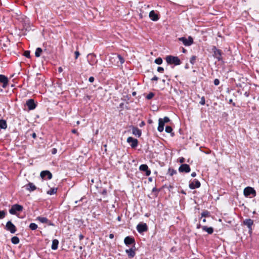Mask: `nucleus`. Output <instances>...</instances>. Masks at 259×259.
<instances>
[{"label":"nucleus","instance_id":"nucleus-37","mask_svg":"<svg viewBox=\"0 0 259 259\" xmlns=\"http://www.w3.org/2000/svg\"><path fill=\"white\" fill-rule=\"evenodd\" d=\"M169 119L167 117H164L163 118H162V121L165 124V123L168 122L169 121Z\"/></svg>","mask_w":259,"mask_h":259},{"label":"nucleus","instance_id":"nucleus-4","mask_svg":"<svg viewBox=\"0 0 259 259\" xmlns=\"http://www.w3.org/2000/svg\"><path fill=\"white\" fill-rule=\"evenodd\" d=\"M253 221L250 219H247L243 220L242 224L247 226L248 229L249 233L251 234L252 232V226L253 225Z\"/></svg>","mask_w":259,"mask_h":259},{"label":"nucleus","instance_id":"nucleus-23","mask_svg":"<svg viewBox=\"0 0 259 259\" xmlns=\"http://www.w3.org/2000/svg\"><path fill=\"white\" fill-rule=\"evenodd\" d=\"M117 58H118V59L121 64H122L124 62V59L120 55L113 54V57H111V59H116Z\"/></svg>","mask_w":259,"mask_h":259},{"label":"nucleus","instance_id":"nucleus-33","mask_svg":"<svg viewBox=\"0 0 259 259\" xmlns=\"http://www.w3.org/2000/svg\"><path fill=\"white\" fill-rule=\"evenodd\" d=\"M6 214V212L4 210H0V219H4Z\"/></svg>","mask_w":259,"mask_h":259},{"label":"nucleus","instance_id":"nucleus-10","mask_svg":"<svg viewBox=\"0 0 259 259\" xmlns=\"http://www.w3.org/2000/svg\"><path fill=\"white\" fill-rule=\"evenodd\" d=\"M200 185V182L197 179H194L192 182H190L189 186L191 189H195L199 188Z\"/></svg>","mask_w":259,"mask_h":259},{"label":"nucleus","instance_id":"nucleus-24","mask_svg":"<svg viewBox=\"0 0 259 259\" xmlns=\"http://www.w3.org/2000/svg\"><path fill=\"white\" fill-rule=\"evenodd\" d=\"M59 241L57 239H54L52 241L51 248L53 250H56L58 248Z\"/></svg>","mask_w":259,"mask_h":259},{"label":"nucleus","instance_id":"nucleus-30","mask_svg":"<svg viewBox=\"0 0 259 259\" xmlns=\"http://www.w3.org/2000/svg\"><path fill=\"white\" fill-rule=\"evenodd\" d=\"M37 225L33 223H31L29 225V228L32 230H35L37 228Z\"/></svg>","mask_w":259,"mask_h":259},{"label":"nucleus","instance_id":"nucleus-49","mask_svg":"<svg viewBox=\"0 0 259 259\" xmlns=\"http://www.w3.org/2000/svg\"><path fill=\"white\" fill-rule=\"evenodd\" d=\"M109 236L110 239H113L114 236L113 234H110Z\"/></svg>","mask_w":259,"mask_h":259},{"label":"nucleus","instance_id":"nucleus-27","mask_svg":"<svg viewBox=\"0 0 259 259\" xmlns=\"http://www.w3.org/2000/svg\"><path fill=\"white\" fill-rule=\"evenodd\" d=\"M42 52V50L40 48H37L35 52V56L36 57H39L40 56L41 53Z\"/></svg>","mask_w":259,"mask_h":259},{"label":"nucleus","instance_id":"nucleus-32","mask_svg":"<svg viewBox=\"0 0 259 259\" xmlns=\"http://www.w3.org/2000/svg\"><path fill=\"white\" fill-rule=\"evenodd\" d=\"M155 63L157 64L160 65L162 63V59L159 57L155 60Z\"/></svg>","mask_w":259,"mask_h":259},{"label":"nucleus","instance_id":"nucleus-2","mask_svg":"<svg viewBox=\"0 0 259 259\" xmlns=\"http://www.w3.org/2000/svg\"><path fill=\"white\" fill-rule=\"evenodd\" d=\"M243 194L246 197L252 198L256 196V191L251 187H247L243 190Z\"/></svg>","mask_w":259,"mask_h":259},{"label":"nucleus","instance_id":"nucleus-19","mask_svg":"<svg viewBox=\"0 0 259 259\" xmlns=\"http://www.w3.org/2000/svg\"><path fill=\"white\" fill-rule=\"evenodd\" d=\"M132 133L133 135L140 137L141 136V131L138 127H133L132 128Z\"/></svg>","mask_w":259,"mask_h":259},{"label":"nucleus","instance_id":"nucleus-21","mask_svg":"<svg viewBox=\"0 0 259 259\" xmlns=\"http://www.w3.org/2000/svg\"><path fill=\"white\" fill-rule=\"evenodd\" d=\"M26 189L29 191H33L36 189L35 186L32 183L29 182L26 186Z\"/></svg>","mask_w":259,"mask_h":259},{"label":"nucleus","instance_id":"nucleus-63","mask_svg":"<svg viewBox=\"0 0 259 259\" xmlns=\"http://www.w3.org/2000/svg\"><path fill=\"white\" fill-rule=\"evenodd\" d=\"M75 202V203H78V201H76Z\"/></svg>","mask_w":259,"mask_h":259},{"label":"nucleus","instance_id":"nucleus-51","mask_svg":"<svg viewBox=\"0 0 259 259\" xmlns=\"http://www.w3.org/2000/svg\"><path fill=\"white\" fill-rule=\"evenodd\" d=\"M57 150L55 148H54L52 151V154H54L56 153Z\"/></svg>","mask_w":259,"mask_h":259},{"label":"nucleus","instance_id":"nucleus-39","mask_svg":"<svg viewBox=\"0 0 259 259\" xmlns=\"http://www.w3.org/2000/svg\"><path fill=\"white\" fill-rule=\"evenodd\" d=\"M208 214H209V212L208 211H207V210L204 211L201 213V217H205L208 215Z\"/></svg>","mask_w":259,"mask_h":259},{"label":"nucleus","instance_id":"nucleus-38","mask_svg":"<svg viewBox=\"0 0 259 259\" xmlns=\"http://www.w3.org/2000/svg\"><path fill=\"white\" fill-rule=\"evenodd\" d=\"M199 103L202 105H204L205 103V98L204 97H202L201 98V100L199 102Z\"/></svg>","mask_w":259,"mask_h":259},{"label":"nucleus","instance_id":"nucleus-62","mask_svg":"<svg viewBox=\"0 0 259 259\" xmlns=\"http://www.w3.org/2000/svg\"><path fill=\"white\" fill-rule=\"evenodd\" d=\"M145 124V123H144V122H142V125H143V124Z\"/></svg>","mask_w":259,"mask_h":259},{"label":"nucleus","instance_id":"nucleus-48","mask_svg":"<svg viewBox=\"0 0 259 259\" xmlns=\"http://www.w3.org/2000/svg\"><path fill=\"white\" fill-rule=\"evenodd\" d=\"M83 238H84V236L83 235H82V234L79 235V238L80 240H81L82 239H83Z\"/></svg>","mask_w":259,"mask_h":259},{"label":"nucleus","instance_id":"nucleus-45","mask_svg":"<svg viewBox=\"0 0 259 259\" xmlns=\"http://www.w3.org/2000/svg\"><path fill=\"white\" fill-rule=\"evenodd\" d=\"M185 161V158L184 157H181L179 159V162L180 163H183Z\"/></svg>","mask_w":259,"mask_h":259},{"label":"nucleus","instance_id":"nucleus-26","mask_svg":"<svg viewBox=\"0 0 259 259\" xmlns=\"http://www.w3.org/2000/svg\"><path fill=\"white\" fill-rule=\"evenodd\" d=\"M36 219L41 223H48L49 222V220L46 217H38Z\"/></svg>","mask_w":259,"mask_h":259},{"label":"nucleus","instance_id":"nucleus-47","mask_svg":"<svg viewBox=\"0 0 259 259\" xmlns=\"http://www.w3.org/2000/svg\"><path fill=\"white\" fill-rule=\"evenodd\" d=\"M72 132L74 134H76L77 136L79 135V133L77 132V131L75 129L72 130Z\"/></svg>","mask_w":259,"mask_h":259},{"label":"nucleus","instance_id":"nucleus-54","mask_svg":"<svg viewBox=\"0 0 259 259\" xmlns=\"http://www.w3.org/2000/svg\"><path fill=\"white\" fill-rule=\"evenodd\" d=\"M62 69L61 67H60V68H59V72H61V71H62Z\"/></svg>","mask_w":259,"mask_h":259},{"label":"nucleus","instance_id":"nucleus-5","mask_svg":"<svg viewBox=\"0 0 259 259\" xmlns=\"http://www.w3.org/2000/svg\"><path fill=\"white\" fill-rule=\"evenodd\" d=\"M179 40L183 42L186 46H190L193 43V39L191 36H189L188 38L184 37H180Z\"/></svg>","mask_w":259,"mask_h":259},{"label":"nucleus","instance_id":"nucleus-60","mask_svg":"<svg viewBox=\"0 0 259 259\" xmlns=\"http://www.w3.org/2000/svg\"><path fill=\"white\" fill-rule=\"evenodd\" d=\"M87 98H88L89 99H90V96H87Z\"/></svg>","mask_w":259,"mask_h":259},{"label":"nucleus","instance_id":"nucleus-53","mask_svg":"<svg viewBox=\"0 0 259 259\" xmlns=\"http://www.w3.org/2000/svg\"><path fill=\"white\" fill-rule=\"evenodd\" d=\"M33 138H35L36 137V134L35 133H33L32 135Z\"/></svg>","mask_w":259,"mask_h":259},{"label":"nucleus","instance_id":"nucleus-6","mask_svg":"<svg viewBox=\"0 0 259 259\" xmlns=\"http://www.w3.org/2000/svg\"><path fill=\"white\" fill-rule=\"evenodd\" d=\"M8 78L4 75L0 74V85L5 89L8 86Z\"/></svg>","mask_w":259,"mask_h":259},{"label":"nucleus","instance_id":"nucleus-58","mask_svg":"<svg viewBox=\"0 0 259 259\" xmlns=\"http://www.w3.org/2000/svg\"><path fill=\"white\" fill-rule=\"evenodd\" d=\"M200 227V224L197 225V228H199Z\"/></svg>","mask_w":259,"mask_h":259},{"label":"nucleus","instance_id":"nucleus-36","mask_svg":"<svg viewBox=\"0 0 259 259\" xmlns=\"http://www.w3.org/2000/svg\"><path fill=\"white\" fill-rule=\"evenodd\" d=\"M154 96V93L151 92L150 93H149L147 96H146V98L148 100H150L151 99H152Z\"/></svg>","mask_w":259,"mask_h":259},{"label":"nucleus","instance_id":"nucleus-25","mask_svg":"<svg viewBox=\"0 0 259 259\" xmlns=\"http://www.w3.org/2000/svg\"><path fill=\"white\" fill-rule=\"evenodd\" d=\"M0 127L2 129H6L7 128V122L5 120H0Z\"/></svg>","mask_w":259,"mask_h":259},{"label":"nucleus","instance_id":"nucleus-52","mask_svg":"<svg viewBox=\"0 0 259 259\" xmlns=\"http://www.w3.org/2000/svg\"><path fill=\"white\" fill-rule=\"evenodd\" d=\"M47 224L49 225H50V226H53L54 225V224L51 221H50L49 220V222Z\"/></svg>","mask_w":259,"mask_h":259},{"label":"nucleus","instance_id":"nucleus-64","mask_svg":"<svg viewBox=\"0 0 259 259\" xmlns=\"http://www.w3.org/2000/svg\"><path fill=\"white\" fill-rule=\"evenodd\" d=\"M258 47H259V43H258Z\"/></svg>","mask_w":259,"mask_h":259},{"label":"nucleus","instance_id":"nucleus-50","mask_svg":"<svg viewBox=\"0 0 259 259\" xmlns=\"http://www.w3.org/2000/svg\"><path fill=\"white\" fill-rule=\"evenodd\" d=\"M196 172H193L191 174V176H192V177H196Z\"/></svg>","mask_w":259,"mask_h":259},{"label":"nucleus","instance_id":"nucleus-34","mask_svg":"<svg viewBox=\"0 0 259 259\" xmlns=\"http://www.w3.org/2000/svg\"><path fill=\"white\" fill-rule=\"evenodd\" d=\"M196 60V57L195 56H193L191 57V58L190 59V62L192 64H194L195 63Z\"/></svg>","mask_w":259,"mask_h":259},{"label":"nucleus","instance_id":"nucleus-18","mask_svg":"<svg viewBox=\"0 0 259 259\" xmlns=\"http://www.w3.org/2000/svg\"><path fill=\"white\" fill-rule=\"evenodd\" d=\"M125 252L128 254V256L131 258L134 257L136 254L135 249L133 248L126 249Z\"/></svg>","mask_w":259,"mask_h":259},{"label":"nucleus","instance_id":"nucleus-35","mask_svg":"<svg viewBox=\"0 0 259 259\" xmlns=\"http://www.w3.org/2000/svg\"><path fill=\"white\" fill-rule=\"evenodd\" d=\"M172 131V129L170 126H166L165 127V132L167 133H170Z\"/></svg>","mask_w":259,"mask_h":259},{"label":"nucleus","instance_id":"nucleus-17","mask_svg":"<svg viewBox=\"0 0 259 259\" xmlns=\"http://www.w3.org/2000/svg\"><path fill=\"white\" fill-rule=\"evenodd\" d=\"M149 17L150 18L154 21H156L159 19V17L157 14L155 13L154 11H151L149 13Z\"/></svg>","mask_w":259,"mask_h":259},{"label":"nucleus","instance_id":"nucleus-43","mask_svg":"<svg viewBox=\"0 0 259 259\" xmlns=\"http://www.w3.org/2000/svg\"><path fill=\"white\" fill-rule=\"evenodd\" d=\"M80 54H79V52L78 51H75V59H77L78 57V56H79Z\"/></svg>","mask_w":259,"mask_h":259},{"label":"nucleus","instance_id":"nucleus-1","mask_svg":"<svg viewBox=\"0 0 259 259\" xmlns=\"http://www.w3.org/2000/svg\"><path fill=\"white\" fill-rule=\"evenodd\" d=\"M165 60L168 64H174L175 65H179L181 63V60L178 57L173 56H167L165 58Z\"/></svg>","mask_w":259,"mask_h":259},{"label":"nucleus","instance_id":"nucleus-42","mask_svg":"<svg viewBox=\"0 0 259 259\" xmlns=\"http://www.w3.org/2000/svg\"><path fill=\"white\" fill-rule=\"evenodd\" d=\"M214 84L215 85H218L220 84V80L218 79L214 80Z\"/></svg>","mask_w":259,"mask_h":259},{"label":"nucleus","instance_id":"nucleus-11","mask_svg":"<svg viewBox=\"0 0 259 259\" xmlns=\"http://www.w3.org/2000/svg\"><path fill=\"white\" fill-rule=\"evenodd\" d=\"M213 52V55L215 58L219 61L222 60V51L220 50L217 49L215 47H213L212 48Z\"/></svg>","mask_w":259,"mask_h":259},{"label":"nucleus","instance_id":"nucleus-29","mask_svg":"<svg viewBox=\"0 0 259 259\" xmlns=\"http://www.w3.org/2000/svg\"><path fill=\"white\" fill-rule=\"evenodd\" d=\"M57 191V188H51L50 190H49L47 192V194H49V195H53L54 194H56Z\"/></svg>","mask_w":259,"mask_h":259},{"label":"nucleus","instance_id":"nucleus-9","mask_svg":"<svg viewBox=\"0 0 259 259\" xmlns=\"http://www.w3.org/2000/svg\"><path fill=\"white\" fill-rule=\"evenodd\" d=\"M127 142L130 144L132 148H135L138 146V141L136 139L130 137L127 139Z\"/></svg>","mask_w":259,"mask_h":259},{"label":"nucleus","instance_id":"nucleus-12","mask_svg":"<svg viewBox=\"0 0 259 259\" xmlns=\"http://www.w3.org/2000/svg\"><path fill=\"white\" fill-rule=\"evenodd\" d=\"M180 172H189L191 170L190 166L187 164H182L179 168Z\"/></svg>","mask_w":259,"mask_h":259},{"label":"nucleus","instance_id":"nucleus-55","mask_svg":"<svg viewBox=\"0 0 259 259\" xmlns=\"http://www.w3.org/2000/svg\"><path fill=\"white\" fill-rule=\"evenodd\" d=\"M186 50H185V49H184V48H183V53H185V52H186Z\"/></svg>","mask_w":259,"mask_h":259},{"label":"nucleus","instance_id":"nucleus-14","mask_svg":"<svg viewBox=\"0 0 259 259\" xmlns=\"http://www.w3.org/2000/svg\"><path fill=\"white\" fill-rule=\"evenodd\" d=\"M139 169L141 171H145L146 176H149L151 174V170L149 169L147 164H142L139 167Z\"/></svg>","mask_w":259,"mask_h":259},{"label":"nucleus","instance_id":"nucleus-40","mask_svg":"<svg viewBox=\"0 0 259 259\" xmlns=\"http://www.w3.org/2000/svg\"><path fill=\"white\" fill-rule=\"evenodd\" d=\"M24 55L27 58H30V52L28 51H26L24 53Z\"/></svg>","mask_w":259,"mask_h":259},{"label":"nucleus","instance_id":"nucleus-46","mask_svg":"<svg viewBox=\"0 0 259 259\" xmlns=\"http://www.w3.org/2000/svg\"><path fill=\"white\" fill-rule=\"evenodd\" d=\"M158 78L156 76H154L152 79L151 80H153V81H157L158 80Z\"/></svg>","mask_w":259,"mask_h":259},{"label":"nucleus","instance_id":"nucleus-13","mask_svg":"<svg viewBox=\"0 0 259 259\" xmlns=\"http://www.w3.org/2000/svg\"><path fill=\"white\" fill-rule=\"evenodd\" d=\"M40 177L42 179L50 180L52 178V175L49 170H44L40 172Z\"/></svg>","mask_w":259,"mask_h":259},{"label":"nucleus","instance_id":"nucleus-28","mask_svg":"<svg viewBox=\"0 0 259 259\" xmlns=\"http://www.w3.org/2000/svg\"><path fill=\"white\" fill-rule=\"evenodd\" d=\"M12 242L14 244H17L19 243V238L17 236H14L11 239Z\"/></svg>","mask_w":259,"mask_h":259},{"label":"nucleus","instance_id":"nucleus-20","mask_svg":"<svg viewBox=\"0 0 259 259\" xmlns=\"http://www.w3.org/2000/svg\"><path fill=\"white\" fill-rule=\"evenodd\" d=\"M164 123L162 121V118H159L158 120V126L157 130L159 132H162L164 130Z\"/></svg>","mask_w":259,"mask_h":259},{"label":"nucleus","instance_id":"nucleus-8","mask_svg":"<svg viewBox=\"0 0 259 259\" xmlns=\"http://www.w3.org/2000/svg\"><path fill=\"white\" fill-rule=\"evenodd\" d=\"M148 229V226L146 223H139L137 226V230L140 233L146 232Z\"/></svg>","mask_w":259,"mask_h":259},{"label":"nucleus","instance_id":"nucleus-41","mask_svg":"<svg viewBox=\"0 0 259 259\" xmlns=\"http://www.w3.org/2000/svg\"><path fill=\"white\" fill-rule=\"evenodd\" d=\"M157 71L159 72L162 73L164 71V68L163 67H158L157 68Z\"/></svg>","mask_w":259,"mask_h":259},{"label":"nucleus","instance_id":"nucleus-16","mask_svg":"<svg viewBox=\"0 0 259 259\" xmlns=\"http://www.w3.org/2000/svg\"><path fill=\"white\" fill-rule=\"evenodd\" d=\"M124 242L126 245H129L135 243V239L132 237L127 236L125 238Z\"/></svg>","mask_w":259,"mask_h":259},{"label":"nucleus","instance_id":"nucleus-31","mask_svg":"<svg viewBox=\"0 0 259 259\" xmlns=\"http://www.w3.org/2000/svg\"><path fill=\"white\" fill-rule=\"evenodd\" d=\"M177 173V171L172 168H169L168 170V174L170 176H172L176 174Z\"/></svg>","mask_w":259,"mask_h":259},{"label":"nucleus","instance_id":"nucleus-56","mask_svg":"<svg viewBox=\"0 0 259 259\" xmlns=\"http://www.w3.org/2000/svg\"><path fill=\"white\" fill-rule=\"evenodd\" d=\"M120 219H121L120 217H118V218H117L118 221H120Z\"/></svg>","mask_w":259,"mask_h":259},{"label":"nucleus","instance_id":"nucleus-57","mask_svg":"<svg viewBox=\"0 0 259 259\" xmlns=\"http://www.w3.org/2000/svg\"><path fill=\"white\" fill-rule=\"evenodd\" d=\"M202 221L204 223L206 222V219H203Z\"/></svg>","mask_w":259,"mask_h":259},{"label":"nucleus","instance_id":"nucleus-7","mask_svg":"<svg viewBox=\"0 0 259 259\" xmlns=\"http://www.w3.org/2000/svg\"><path fill=\"white\" fill-rule=\"evenodd\" d=\"M5 228L13 234L15 233L17 231L16 226L11 221H8L7 223Z\"/></svg>","mask_w":259,"mask_h":259},{"label":"nucleus","instance_id":"nucleus-59","mask_svg":"<svg viewBox=\"0 0 259 259\" xmlns=\"http://www.w3.org/2000/svg\"><path fill=\"white\" fill-rule=\"evenodd\" d=\"M229 102H230V103H232V99H230V100H229Z\"/></svg>","mask_w":259,"mask_h":259},{"label":"nucleus","instance_id":"nucleus-3","mask_svg":"<svg viewBox=\"0 0 259 259\" xmlns=\"http://www.w3.org/2000/svg\"><path fill=\"white\" fill-rule=\"evenodd\" d=\"M23 207L19 204H14L9 209V212L11 214H17V212H21L23 210Z\"/></svg>","mask_w":259,"mask_h":259},{"label":"nucleus","instance_id":"nucleus-15","mask_svg":"<svg viewBox=\"0 0 259 259\" xmlns=\"http://www.w3.org/2000/svg\"><path fill=\"white\" fill-rule=\"evenodd\" d=\"M26 105L27 106L29 110H33L36 107V104L34 103V100L29 99L26 102Z\"/></svg>","mask_w":259,"mask_h":259},{"label":"nucleus","instance_id":"nucleus-61","mask_svg":"<svg viewBox=\"0 0 259 259\" xmlns=\"http://www.w3.org/2000/svg\"><path fill=\"white\" fill-rule=\"evenodd\" d=\"M233 105L234 106H235V103H233Z\"/></svg>","mask_w":259,"mask_h":259},{"label":"nucleus","instance_id":"nucleus-22","mask_svg":"<svg viewBox=\"0 0 259 259\" xmlns=\"http://www.w3.org/2000/svg\"><path fill=\"white\" fill-rule=\"evenodd\" d=\"M202 229L203 231H206L209 234H211L213 232V229L212 227H207V226H202Z\"/></svg>","mask_w":259,"mask_h":259},{"label":"nucleus","instance_id":"nucleus-44","mask_svg":"<svg viewBox=\"0 0 259 259\" xmlns=\"http://www.w3.org/2000/svg\"><path fill=\"white\" fill-rule=\"evenodd\" d=\"M89 81L90 82H93L94 81V77L93 76H91L89 77Z\"/></svg>","mask_w":259,"mask_h":259}]
</instances>
